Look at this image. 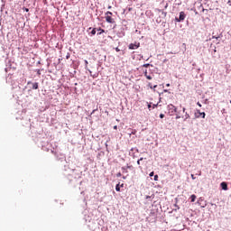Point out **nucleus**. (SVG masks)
Segmentation results:
<instances>
[{
  "mask_svg": "<svg viewBox=\"0 0 231 231\" xmlns=\"http://www.w3.org/2000/svg\"><path fill=\"white\" fill-rule=\"evenodd\" d=\"M144 76L146 77V79H147L148 80H152V77H151V75H148V74H147V70L144 71Z\"/></svg>",
  "mask_w": 231,
  "mask_h": 231,
  "instance_id": "nucleus-7",
  "label": "nucleus"
},
{
  "mask_svg": "<svg viewBox=\"0 0 231 231\" xmlns=\"http://www.w3.org/2000/svg\"><path fill=\"white\" fill-rule=\"evenodd\" d=\"M140 48V43H131L129 45V50H138Z\"/></svg>",
  "mask_w": 231,
  "mask_h": 231,
  "instance_id": "nucleus-4",
  "label": "nucleus"
},
{
  "mask_svg": "<svg viewBox=\"0 0 231 231\" xmlns=\"http://www.w3.org/2000/svg\"><path fill=\"white\" fill-rule=\"evenodd\" d=\"M152 106L151 104L148 105V109H151Z\"/></svg>",
  "mask_w": 231,
  "mask_h": 231,
  "instance_id": "nucleus-28",
  "label": "nucleus"
},
{
  "mask_svg": "<svg viewBox=\"0 0 231 231\" xmlns=\"http://www.w3.org/2000/svg\"><path fill=\"white\" fill-rule=\"evenodd\" d=\"M148 87L150 89H156V88H158V85L152 87V83H148Z\"/></svg>",
  "mask_w": 231,
  "mask_h": 231,
  "instance_id": "nucleus-8",
  "label": "nucleus"
},
{
  "mask_svg": "<svg viewBox=\"0 0 231 231\" xmlns=\"http://www.w3.org/2000/svg\"><path fill=\"white\" fill-rule=\"evenodd\" d=\"M123 180H125V177H123Z\"/></svg>",
  "mask_w": 231,
  "mask_h": 231,
  "instance_id": "nucleus-39",
  "label": "nucleus"
},
{
  "mask_svg": "<svg viewBox=\"0 0 231 231\" xmlns=\"http://www.w3.org/2000/svg\"><path fill=\"white\" fill-rule=\"evenodd\" d=\"M157 106H158V105H153V106H152V109H154V107H156Z\"/></svg>",
  "mask_w": 231,
  "mask_h": 231,
  "instance_id": "nucleus-32",
  "label": "nucleus"
},
{
  "mask_svg": "<svg viewBox=\"0 0 231 231\" xmlns=\"http://www.w3.org/2000/svg\"><path fill=\"white\" fill-rule=\"evenodd\" d=\"M205 112H200L199 110H197V112L195 113V116L196 118H199V116H202V118H205Z\"/></svg>",
  "mask_w": 231,
  "mask_h": 231,
  "instance_id": "nucleus-5",
  "label": "nucleus"
},
{
  "mask_svg": "<svg viewBox=\"0 0 231 231\" xmlns=\"http://www.w3.org/2000/svg\"><path fill=\"white\" fill-rule=\"evenodd\" d=\"M197 105L199 106V107H201V103L198 102Z\"/></svg>",
  "mask_w": 231,
  "mask_h": 231,
  "instance_id": "nucleus-25",
  "label": "nucleus"
},
{
  "mask_svg": "<svg viewBox=\"0 0 231 231\" xmlns=\"http://www.w3.org/2000/svg\"><path fill=\"white\" fill-rule=\"evenodd\" d=\"M97 32H100L97 33V35H102V33L106 32V31L104 29H102V28H98Z\"/></svg>",
  "mask_w": 231,
  "mask_h": 231,
  "instance_id": "nucleus-9",
  "label": "nucleus"
},
{
  "mask_svg": "<svg viewBox=\"0 0 231 231\" xmlns=\"http://www.w3.org/2000/svg\"><path fill=\"white\" fill-rule=\"evenodd\" d=\"M165 93H167V90H164Z\"/></svg>",
  "mask_w": 231,
  "mask_h": 231,
  "instance_id": "nucleus-40",
  "label": "nucleus"
},
{
  "mask_svg": "<svg viewBox=\"0 0 231 231\" xmlns=\"http://www.w3.org/2000/svg\"><path fill=\"white\" fill-rule=\"evenodd\" d=\"M168 109H169V114L171 116H172V115H174V113L178 112V108L172 104L168 106Z\"/></svg>",
  "mask_w": 231,
  "mask_h": 231,
  "instance_id": "nucleus-2",
  "label": "nucleus"
},
{
  "mask_svg": "<svg viewBox=\"0 0 231 231\" xmlns=\"http://www.w3.org/2000/svg\"><path fill=\"white\" fill-rule=\"evenodd\" d=\"M175 118H176V120H180V118H181V116L180 115H177Z\"/></svg>",
  "mask_w": 231,
  "mask_h": 231,
  "instance_id": "nucleus-19",
  "label": "nucleus"
},
{
  "mask_svg": "<svg viewBox=\"0 0 231 231\" xmlns=\"http://www.w3.org/2000/svg\"><path fill=\"white\" fill-rule=\"evenodd\" d=\"M199 8L202 13L208 12V10L203 7V5H200Z\"/></svg>",
  "mask_w": 231,
  "mask_h": 231,
  "instance_id": "nucleus-11",
  "label": "nucleus"
},
{
  "mask_svg": "<svg viewBox=\"0 0 231 231\" xmlns=\"http://www.w3.org/2000/svg\"><path fill=\"white\" fill-rule=\"evenodd\" d=\"M191 178H192L193 180H196V177H194V174H191Z\"/></svg>",
  "mask_w": 231,
  "mask_h": 231,
  "instance_id": "nucleus-26",
  "label": "nucleus"
},
{
  "mask_svg": "<svg viewBox=\"0 0 231 231\" xmlns=\"http://www.w3.org/2000/svg\"><path fill=\"white\" fill-rule=\"evenodd\" d=\"M30 10L29 9H25V12H29Z\"/></svg>",
  "mask_w": 231,
  "mask_h": 231,
  "instance_id": "nucleus-34",
  "label": "nucleus"
},
{
  "mask_svg": "<svg viewBox=\"0 0 231 231\" xmlns=\"http://www.w3.org/2000/svg\"><path fill=\"white\" fill-rule=\"evenodd\" d=\"M150 178H152V176H154V171H152L150 174H149Z\"/></svg>",
  "mask_w": 231,
  "mask_h": 231,
  "instance_id": "nucleus-18",
  "label": "nucleus"
},
{
  "mask_svg": "<svg viewBox=\"0 0 231 231\" xmlns=\"http://www.w3.org/2000/svg\"><path fill=\"white\" fill-rule=\"evenodd\" d=\"M190 200H191V203H194V201H196V195H191Z\"/></svg>",
  "mask_w": 231,
  "mask_h": 231,
  "instance_id": "nucleus-13",
  "label": "nucleus"
},
{
  "mask_svg": "<svg viewBox=\"0 0 231 231\" xmlns=\"http://www.w3.org/2000/svg\"><path fill=\"white\" fill-rule=\"evenodd\" d=\"M122 176V173L121 172H118L117 174H116V177L117 178H120Z\"/></svg>",
  "mask_w": 231,
  "mask_h": 231,
  "instance_id": "nucleus-20",
  "label": "nucleus"
},
{
  "mask_svg": "<svg viewBox=\"0 0 231 231\" xmlns=\"http://www.w3.org/2000/svg\"><path fill=\"white\" fill-rule=\"evenodd\" d=\"M139 169H142V166H139Z\"/></svg>",
  "mask_w": 231,
  "mask_h": 231,
  "instance_id": "nucleus-38",
  "label": "nucleus"
},
{
  "mask_svg": "<svg viewBox=\"0 0 231 231\" xmlns=\"http://www.w3.org/2000/svg\"><path fill=\"white\" fill-rule=\"evenodd\" d=\"M106 23H109V24H115V19H113V17H111V15H113V13H111L110 11H107L106 13Z\"/></svg>",
  "mask_w": 231,
  "mask_h": 231,
  "instance_id": "nucleus-1",
  "label": "nucleus"
},
{
  "mask_svg": "<svg viewBox=\"0 0 231 231\" xmlns=\"http://www.w3.org/2000/svg\"><path fill=\"white\" fill-rule=\"evenodd\" d=\"M97 34V29L94 28L92 31H91V35H96Z\"/></svg>",
  "mask_w": 231,
  "mask_h": 231,
  "instance_id": "nucleus-14",
  "label": "nucleus"
},
{
  "mask_svg": "<svg viewBox=\"0 0 231 231\" xmlns=\"http://www.w3.org/2000/svg\"><path fill=\"white\" fill-rule=\"evenodd\" d=\"M121 187H124V184H122Z\"/></svg>",
  "mask_w": 231,
  "mask_h": 231,
  "instance_id": "nucleus-41",
  "label": "nucleus"
},
{
  "mask_svg": "<svg viewBox=\"0 0 231 231\" xmlns=\"http://www.w3.org/2000/svg\"><path fill=\"white\" fill-rule=\"evenodd\" d=\"M178 5H181V2H180Z\"/></svg>",
  "mask_w": 231,
  "mask_h": 231,
  "instance_id": "nucleus-36",
  "label": "nucleus"
},
{
  "mask_svg": "<svg viewBox=\"0 0 231 231\" xmlns=\"http://www.w3.org/2000/svg\"><path fill=\"white\" fill-rule=\"evenodd\" d=\"M114 129H116V130L118 129V126H117V125H115V126H114Z\"/></svg>",
  "mask_w": 231,
  "mask_h": 231,
  "instance_id": "nucleus-30",
  "label": "nucleus"
},
{
  "mask_svg": "<svg viewBox=\"0 0 231 231\" xmlns=\"http://www.w3.org/2000/svg\"><path fill=\"white\" fill-rule=\"evenodd\" d=\"M185 17H187V14L182 11L180 13L179 18H175V21H177V23H181L182 21H185Z\"/></svg>",
  "mask_w": 231,
  "mask_h": 231,
  "instance_id": "nucleus-3",
  "label": "nucleus"
},
{
  "mask_svg": "<svg viewBox=\"0 0 231 231\" xmlns=\"http://www.w3.org/2000/svg\"><path fill=\"white\" fill-rule=\"evenodd\" d=\"M213 39H219V37L213 36Z\"/></svg>",
  "mask_w": 231,
  "mask_h": 231,
  "instance_id": "nucleus-33",
  "label": "nucleus"
},
{
  "mask_svg": "<svg viewBox=\"0 0 231 231\" xmlns=\"http://www.w3.org/2000/svg\"><path fill=\"white\" fill-rule=\"evenodd\" d=\"M143 68H149V64H144Z\"/></svg>",
  "mask_w": 231,
  "mask_h": 231,
  "instance_id": "nucleus-23",
  "label": "nucleus"
},
{
  "mask_svg": "<svg viewBox=\"0 0 231 231\" xmlns=\"http://www.w3.org/2000/svg\"><path fill=\"white\" fill-rule=\"evenodd\" d=\"M32 89H39V83H37V82L33 83Z\"/></svg>",
  "mask_w": 231,
  "mask_h": 231,
  "instance_id": "nucleus-10",
  "label": "nucleus"
},
{
  "mask_svg": "<svg viewBox=\"0 0 231 231\" xmlns=\"http://www.w3.org/2000/svg\"><path fill=\"white\" fill-rule=\"evenodd\" d=\"M160 118H165V115L161 114V115H160Z\"/></svg>",
  "mask_w": 231,
  "mask_h": 231,
  "instance_id": "nucleus-22",
  "label": "nucleus"
},
{
  "mask_svg": "<svg viewBox=\"0 0 231 231\" xmlns=\"http://www.w3.org/2000/svg\"><path fill=\"white\" fill-rule=\"evenodd\" d=\"M141 162H143V157H141L138 161H137V164L141 165Z\"/></svg>",
  "mask_w": 231,
  "mask_h": 231,
  "instance_id": "nucleus-15",
  "label": "nucleus"
},
{
  "mask_svg": "<svg viewBox=\"0 0 231 231\" xmlns=\"http://www.w3.org/2000/svg\"><path fill=\"white\" fill-rule=\"evenodd\" d=\"M227 5H228V6H231V1L230 0L227 2Z\"/></svg>",
  "mask_w": 231,
  "mask_h": 231,
  "instance_id": "nucleus-24",
  "label": "nucleus"
},
{
  "mask_svg": "<svg viewBox=\"0 0 231 231\" xmlns=\"http://www.w3.org/2000/svg\"><path fill=\"white\" fill-rule=\"evenodd\" d=\"M127 169H131V166H127Z\"/></svg>",
  "mask_w": 231,
  "mask_h": 231,
  "instance_id": "nucleus-35",
  "label": "nucleus"
},
{
  "mask_svg": "<svg viewBox=\"0 0 231 231\" xmlns=\"http://www.w3.org/2000/svg\"><path fill=\"white\" fill-rule=\"evenodd\" d=\"M116 192H120V184H117L116 186Z\"/></svg>",
  "mask_w": 231,
  "mask_h": 231,
  "instance_id": "nucleus-16",
  "label": "nucleus"
},
{
  "mask_svg": "<svg viewBox=\"0 0 231 231\" xmlns=\"http://www.w3.org/2000/svg\"><path fill=\"white\" fill-rule=\"evenodd\" d=\"M122 171H123V172H127V168L122 167Z\"/></svg>",
  "mask_w": 231,
  "mask_h": 231,
  "instance_id": "nucleus-17",
  "label": "nucleus"
},
{
  "mask_svg": "<svg viewBox=\"0 0 231 231\" xmlns=\"http://www.w3.org/2000/svg\"><path fill=\"white\" fill-rule=\"evenodd\" d=\"M67 59H69V56H67Z\"/></svg>",
  "mask_w": 231,
  "mask_h": 231,
  "instance_id": "nucleus-37",
  "label": "nucleus"
},
{
  "mask_svg": "<svg viewBox=\"0 0 231 231\" xmlns=\"http://www.w3.org/2000/svg\"><path fill=\"white\" fill-rule=\"evenodd\" d=\"M116 51H120V49L118 47L116 48Z\"/></svg>",
  "mask_w": 231,
  "mask_h": 231,
  "instance_id": "nucleus-27",
  "label": "nucleus"
},
{
  "mask_svg": "<svg viewBox=\"0 0 231 231\" xmlns=\"http://www.w3.org/2000/svg\"><path fill=\"white\" fill-rule=\"evenodd\" d=\"M166 86H167V88H170V87H171V84L168 83V84H166Z\"/></svg>",
  "mask_w": 231,
  "mask_h": 231,
  "instance_id": "nucleus-31",
  "label": "nucleus"
},
{
  "mask_svg": "<svg viewBox=\"0 0 231 231\" xmlns=\"http://www.w3.org/2000/svg\"><path fill=\"white\" fill-rule=\"evenodd\" d=\"M185 111H186V108H185V107H183V108H182V112H183V113H185Z\"/></svg>",
  "mask_w": 231,
  "mask_h": 231,
  "instance_id": "nucleus-29",
  "label": "nucleus"
},
{
  "mask_svg": "<svg viewBox=\"0 0 231 231\" xmlns=\"http://www.w3.org/2000/svg\"><path fill=\"white\" fill-rule=\"evenodd\" d=\"M220 187L223 190H228V184L226 182H221Z\"/></svg>",
  "mask_w": 231,
  "mask_h": 231,
  "instance_id": "nucleus-6",
  "label": "nucleus"
},
{
  "mask_svg": "<svg viewBox=\"0 0 231 231\" xmlns=\"http://www.w3.org/2000/svg\"><path fill=\"white\" fill-rule=\"evenodd\" d=\"M154 181H158V175H154Z\"/></svg>",
  "mask_w": 231,
  "mask_h": 231,
  "instance_id": "nucleus-21",
  "label": "nucleus"
},
{
  "mask_svg": "<svg viewBox=\"0 0 231 231\" xmlns=\"http://www.w3.org/2000/svg\"><path fill=\"white\" fill-rule=\"evenodd\" d=\"M189 118H190V115H189V113L185 112L184 122H185L186 120H189Z\"/></svg>",
  "mask_w": 231,
  "mask_h": 231,
  "instance_id": "nucleus-12",
  "label": "nucleus"
}]
</instances>
